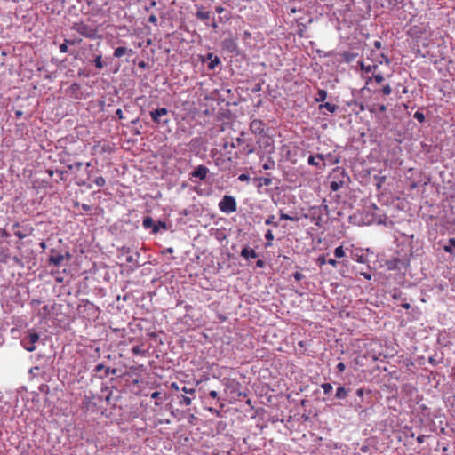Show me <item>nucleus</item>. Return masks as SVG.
Masks as SVG:
<instances>
[{
	"label": "nucleus",
	"mask_w": 455,
	"mask_h": 455,
	"mask_svg": "<svg viewBox=\"0 0 455 455\" xmlns=\"http://www.w3.org/2000/svg\"><path fill=\"white\" fill-rule=\"evenodd\" d=\"M375 81L377 84H381L384 81V76L380 73H373L371 76L366 79V84H370L372 81Z\"/></svg>",
	"instance_id": "19"
},
{
	"label": "nucleus",
	"mask_w": 455,
	"mask_h": 455,
	"mask_svg": "<svg viewBox=\"0 0 455 455\" xmlns=\"http://www.w3.org/2000/svg\"><path fill=\"white\" fill-rule=\"evenodd\" d=\"M161 229L167 230V224L164 221H155V225L153 229L151 230V234H157Z\"/></svg>",
	"instance_id": "18"
},
{
	"label": "nucleus",
	"mask_w": 455,
	"mask_h": 455,
	"mask_svg": "<svg viewBox=\"0 0 455 455\" xmlns=\"http://www.w3.org/2000/svg\"><path fill=\"white\" fill-rule=\"evenodd\" d=\"M331 156V153L323 155V154H316V155H310L308 156L307 163L309 165L315 166L321 170L325 168V160L327 157Z\"/></svg>",
	"instance_id": "5"
},
{
	"label": "nucleus",
	"mask_w": 455,
	"mask_h": 455,
	"mask_svg": "<svg viewBox=\"0 0 455 455\" xmlns=\"http://www.w3.org/2000/svg\"><path fill=\"white\" fill-rule=\"evenodd\" d=\"M292 276L294 277V279L296 281H301L303 278H304V275L301 274L300 272H295L293 273Z\"/></svg>",
	"instance_id": "44"
},
{
	"label": "nucleus",
	"mask_w": 455,
	"mask_h": 455,
	"mask_svg": "<svg viewBox=\"0 0 455 455\" xmlns=\"http://www.w3.org/2000/svg\"><path fill=\"white\" fill-rule=\"evenodd\" d=\"M241 256L246 259H255L258 257L256 251L252 248L244 247L241 251Z\"/></svg>",
	"instance_id": "12"
},
{
	"label": "nucleus",
	"mask_w": 455,
	"mask_h": 455,
	"mask_svg": "<svg viewBox=\"0 0 455 455\" xmlns=\"http://www.w3.org/2000/svg\"><path fill=\"white\" fill-rule=\"evenodd\" d=\"M345 184H346V180H344L333 179L330 182V188L331 189V191L336 192V191L339 190Z\"/></svg>",
	"instance_id": "14"
},
{
	"label": "nucleus",
	"mask_w": 455,
	"mask_h": 455,
	"mask_svg": "<svg viewBox=\"0 0 455 455\" xmlns=\"http://www.w3.org/2000/svg\"><path fill=\"white\" fill-rule=\"evenodd\" d=\"M327 262H328V264H330V265H331V266H333V267H336V266H337V264H338V261H337L336 259H328V261H327Z\"/></svg>",
	"instance_id": "56"
},
{
	"label": "nucleus",
	"mask_w": 455,
	"mask_h": 455,
	"mask_svg": "<svg viewBox=\"0 0 455 455\" xmlns=\"http://www.w3.org/2000/svg\"><path fill=\"white\" fill-rule=\"evenodd\" d=\"M359 66H360L361 70L365 74H369V73L373 74L378 69V64L365 65L363 61H360Z\"/></svg>",
	"instance_id": "13"
},
{
	"label": "nucleus",
	"mask_w": 455,
	"mask_h": 455,
	"mask_svg": "<svg viewBox=\"0 0 455 455\" xmlns=\"http://www.w3.org/2000/svg\"><path fill=\"white\" fill-rule=\"evenodd\" d=\"M217 57L212 52H208L203 59L202 61L205 62L206 60L211 61L213 58Z\"/></svg>",
	"instance_id": "41"
},
{
	"label": "nucleus",
	"mask_w": 455,
	"mask_h": 455,
	"mask_svg": "<svg viewBox=\"0 0 455 455\" xmlns=\"http://www.w3.org/2000/svg\"><path fill=\"white\" fill-rule=\"evenodd\" d=\"M373 45H374V47H375L376 49H379V48L381 47V42H380V41H379V40H376V41L374 42Z\"/></svg>",
	"instance_id": "59"
},
{
	"label": "nucleus",
	"mask_w": 455,
	"mask_h": 455,
	"mask_svg": "<svg viewBox=\"0 0 455 455\" xmlns=\"http://www.w3.org/2000/svg\"><path fill=\"white\" fill-rule=\"evenodd\" d=\"M334 255L336 258H343L345 256V251L342 246H339L334 250Z\"/></svg>",
	"instance_id": "30"
},
{
	"label": "nucleus",
	"mask_w": 455,
	"mask_h": 455,
	"mask_svg": "<svg viewBox=\"0 0 455 455\" xmlns=\"http://www.w3.org/2000/svg\"><path fill=\"white\" fill-rule=\"evenodd\" d=\"M148 21L152 24H154L155 26H157L158 24V20H157V17L155 15V14H151L149 17H148Z\"/></svg>",
	"instance_id": "42"
},
{
	"label": "nucleus",
	"mask_w": 455,
	"mask_h": 455,
	"mask_svg": "<svg viewBox=\"0 0 455 455\" xmlns=\"http://www.w3.org/2000/svg\"><path fill=\"white\" fill-rule=\"evenodd\" d=\"M22 115H23V112H22L21 110H16V112H15V116H16L17 117H21V116H22Z\"/></svg>",
	"instance_id": "62"
},
{
	"label": "nucleus",
	"mask_w": 455,
	"mask_h": 455,
	"mask_svg": "<svg viewBox=\"0 0 455 455\" xmlns=\"http://www.w3.org/2000/svg\"><path fill=\"white\" fill-rule=\"evenodd\" d=\"M219 209L221 212L230 214L237 210V203L233 196L225 195L219 202Z\"/></svg>",
	"instance_id": "3"
},
{
	"label": "nucleus",
	"mask_w": 455,
	"mask_h": 455,
	"mask_svg": "<svg viewBox=\"0 0 455 455\" xmlns=\"http://www.w3.org/2000/svg\"><path fill=\"white\" fill-rule=\"evenodd\" d=\"M265 224L267 226H273L275 228H277L279 226L278 222L275 221L274 215L268 216L267 219L265 220Z\"/></svg>",
	"instance_id": "29"
},
{
	"label": "nucleus",
	"mask_w": 455,
	"mask_h": 455,
	"mask_svg": "<svg viewBox=\"0 0 455 455\" xmlns=\"http://www.w3.org/2000/svg\"><path fill=\"white\" fill-rule=\"evenodd\" d=\"M443 250L445 252L455 256V238H450L448 244L443 245Z\"/></svg>",
	"instance_id": "16"
},
{
	"label": "nucleus",
	"mask_w": 455,
	"mask_h": 455,
	"mask_svg": "<svg viewBox=\"0 0 455 455\" xmlns=\"http://www.w3.org/2000/svg\"><path fill=\"white\" fill-rule=\"evenodd\" d=\"M209 173V169L204 165H198L195 168V170L190 173L191 178H196L200 180H204L206 179L207 174Z\"/></svg>",
	"instance_id": "9"
},
{
	"label": "nucleus",
	"mask_w": 455,
	"mask_h": 455,
	"mask_svg": "<svg viewBox=\"0 0 455 455\" xmlns=\"http://www.w3.org/2000/svg\"><path fill=\"white\" fill-rule=\"evenodd\" d=\"M94 183L98 186V187H103L105 186L106 184V180L103 177L100 176V177H97L95 180H94Z\"/></svg>",
	"instance_id": "35"
},
{
	"label": "nucleus",
	"mask_w": 455,
	"mask_h": 455,
	"mask_svg": "<svg viewBox=\"0 0 455 455\" xmlns=\"http://www.w3.org/2000/svg\"><path fill=\"white\" fill-rule=\"evenodd\" d=\"M82 209L84 211H89L90 210V206L88 204H82Z\"/></svg>",
	"instance_id": "63"
},
{
	"label": "nucleus",
	"mask_w": 455,
	"mask_h": 455,
	"mask_svg": "<svg viewBox=\"0 0 455 455\" xmlns=\"http://www.w3.org/2000/svg\"><path fill=\"white\" fill-rule=\"evenodd\" d=\"M265 238L267 240V243L265 244V246L267 248L272 246V241L274 240V235L270 229H268L266 232Z\"/></svg>",
	"instance_id": "26"
},
{
	"label": "nucleus",
	"mask_w": 455,
	"mask_h": 455,
	"mask_svg": "<svg viewBox=\"0 0 455 455\" xmlns=\"http://www.w3.org/2000/svg\"><path fill=\"white\" fill-rule=\"evenodd\" d=\"M215 11H216L217 13L220 14V13H222L225 11V9L222 6H217L215 8Z\"/></svg>",
	"instance_id": "57"
},
{
	"label": "nucleus",
	"mask_w": 455,
	"mask_h": 455,
	"mask_svg": "<svg viewBox=\"0 0 455 455\" xmlns=\"http://www.w3.org/2000/svg\"><path fill=\"white\" fill-rule=\"evenodd\" d=\"M127 53L132 54V49H128L126 47L120 46V47H117V48L115 49L113 55H114L115 58H121V57H123L124 55H125Z\"/></svg>",
	"instance_id": "15"
},
{
	"label": "nucleus",
	"mask_w": 455,
	"mask_h": 455,
	"mask_svg": "<svg viewBox=\"0 0 455 455\" xmlns=\"http://www.w3.org/2000/svg\"><path fill=\"white\" fill-rule=\"evenodd\" d=\"M243 142V139H241V138H237V139H236L235 143H232V144H231V147L235 148H236V147H237V145H240V144H242Z\"/></svg>",
	"instance_id": "49"
},
{
	"label": "nucleus",
	"mask_w": 455,
	"mask_h": 455,
	"mask_svg": "<svg viewBox=\"0 0 455 455\" xmlns=\"http://www.w3.org/2000/svg\"><path fill=\"white\" fill-rule=\"evenodd\" d=\"M156 1H152V2L150 3L149 6H148V7H146V11H149V9H150V8H152V7H154V6H156Z\"/></svg>",
	"instance_id": "61"
},
{
	"label": "nucleus",
	"mask_w": 455,
	"mask_h": 455,
	"mask_svg": "<svg viewBox=\"0 0 455 455\" xmlns=\"http://www.w3.org/2000/svg\"><path fill=\"white\" fill-rule=\"evenodd\" d=\"M341 56L345 62L350 63L353 60H355V59L357 57V53L349 51H345L342 52Z\"/></svg>",
	"instance_id": "20"
},
{
	"label": "nucleus",
	"mask_w": 455,
	"mask_h": 455,
	"mask_svg": "<svg viewBox=\"0 0 455 455\" xmlns=\"http://www.w3.org/2000/svg\"><path fill=\"white\" fill-rule=\"evenodd\" d=\"M94 65L98 69H101L104 67V64L102 62V57L100 54L96 56V58L94 59Z\"/></svg>",
	"instance_id": "32"
},
{
	"label": "nucleus",
	"mask_w": 455,
	"mask_h": 455,
	"mask_svg": "<svg viewBox=\"0 0 455 455\" xmlns=\"http://www.w3.org/2000/svg\"><path fill=\"white\" fill-rule=\"evenodd\" d=\"M159 395H160V393L156 391V392H153L150 396L152 399H156L159 397Z\"/></svg>",
	"instance_id": "58"
},
{
	"label": "nucleus",
	"mask_w": 455,
	"mask_h": 455,
	"mask_svg": "<svg viewBox=\"0 0 455 455\" xmlns=\"http://www.w3.org/2000/svg\"><path fill=\"white\" fill-rule=\"evenodd\" d=\"M425 439H426V436H425V435H419V436L417 437V442H418L419 443H423L425 442Z\"/></svg>",
	"instance_id": "54"
},
{
	"label": "nucleus",
	"mask_w": 455,
	"mask_h": 455,
	"mask_svg": "<svg viewBox=\"0 0 455 455\" xmlns=\"http://www.w3.org/2000/svg\"><path fill=\"white\" fill-rule=\"evenodd\" d=\"M39 341V334L34 330H28L23 338L21 339L20 344L24 349L28 352L36 350V343Z\"/></svg>",
	"instance_id": "2"
},
{
	"label": "nucleus",
	"mask_w": 455,
	"mask_h": 455,
	"mask_svg": "<svg viewBox=\"0 0 455 455\" xmlns=\"http://www.w3.org/2000/svg\"><path fill=\"white\" fill-rule=\"evenodd\" d=\"M71 29L76 31L81 36L88 39L101 38V36L98 33V28L94 26L84 23V21L74 22L71 26Z\"/></svg>",
	"instance_id": "1"
},
{
	"label": "nucleus",
	"mask_w": 455,
	"mask_h": 455,
	"mask_svg": "<svg viewBox=\"0 0 455 455\" xmlns=\"http://www.w3.org/2000/svg\"><path fill=\"white\" fill-rule=\"evenodd\" d=\"M280 219L281 220H298V218H293L291 216H290L289 214H286V213H283V212H281L280 213Z\"/></svg>",
	"instance_id": "37"
},
{
	"label": "nucleus",
	"mask_w": 455,
	"mask_h": 455,
	"mask_svg": "<svg viewBox=\"0 0 455 455\" xmlns=\"http://www.w3.org/2000/svg\"><path fill=\"white\" fill-rule=\"evenodd\" d=\"M209 395L212 398L216 399V398H218V392L215 390H212V391H210Z\"/></svg>",
	"instance_id": "52"
},
{
	"label": "nucleus",
	"mask_w": 455,
	"mask_h": 455,
	"mask_svg": "<svg viewBox=\"0 0 455 455\" xmlns=\"http://www.w3.org/2000/svg\"><path fill=\"white\" fill-rule=\"evenodd\" d=\"M328 96V93L323 89H319L315 96V101L316 102H323Z\"/></svg>",
	"instance_id": "21"
},
{
	"label": "nucleus",
	"mask_w": 455,
	"mask_h": 455,
	"mask_svg": "<svg viewBox=\"0 0 455 455\" xmlns=\"http://www.w3.org/2000/svg\"><path fill=\"white\" fill-rule=\"evenodd\" d=\"M65 259L67 260H68L70 259V254L68 252H67L64 255V254L57 252V251L54 249L51 250V255L49 257L50 264L59 267Z\"/></svg>",
	"instance_id": "7"
},
{
	"label": "nucleus",
	"mask_w": 455,
	"mask_h": 455,
	"mask_svg": "<svg viewBox=\"0 0 455 455\" xmlns=\"http://www.w3.org/2000/svg\"><path fill=\"white\" fill-rule=\"evenodd\" d=\"M325 161H329L331 164H336L339 163V157H332L331 155L330 157H327Z\"/></svg>",
	"instance_id": "45"
},
{
	"label": "nucleus",
	"mask_w": 455,
	"mask_h": 455,
	"mask_svg": "<svg viewBox=\"0 0 455 455\" xmlns=\"http://www.w3.org/2000/svg\"><path fill=\"white\" fill-rule=\"evenodd\" d=\"M414 118L417 119L419 123H424L425 122V115L421 111H417L414 114Z\"/></svg>",
	"instance_id": "34"
},
{
	"label": "nucleus",
	"mask_w": 455,
	"mask_h": 455,
	"mask_svg": "<svg viewBox=\"0 0 455 455\" xmlns=\"http://www.w3.org/2000/svg\"><path fill=\"white\" fill-rule=\"evenodd\" d=\"M122 251H123V253H126L127 254L125 261L127 263L132 264L134 268H139L141 266V264L139 262V259H140V254L139 251H135L133 253H131L130 249L127 248V247H123L122 248Z\"/></svg>",
	"instance_id": "6"
},
{
	"label": "nucleus",
	"mask_w": 455,
	"mask_h": 455,
	"mask_svg": "<svg viewBox=\"0 0 455 455\" xmlns=\"http://www.w3.org/2000/svg\"><path fill=\"white\" fill-rule=\"evenodd\" d=\"M275 165V162L274 161H268L267 163H265L262 167L264 170H268V169H271L273 168Z\"/></svg>",
	"instance_id": "43"
},
{
	"label": "nucleus",
	"mask_w": 455,
	"mask_h": 455,
	"mask_svg": "<svg viewBox=\"0 0 455 455\" xmlns=\"http://www.w3.org/2000/svg\"><path fill=\"white\" fill-rule=\"evenodd\" d=\"M380 92L383 95L388 96L392 92V88L389 84H386L383 86V88L380 90Z\"/></svg>",
	"instance_id": "33"
},
{
	"label": "nucleus",
	"mask_w": 455,
	"mask_h": 455,
	"mask_svg": "<svg viewBox=\"0 0 455 455\" xmlns=\"http://www.w3.org/2000/svg\"><path fill=\"white\" fill-rule=\"evenodd\" d=\"M224 44L226 48L228 49L230 52H234L235 49L236 48V44L235 41L232 39L225 40Z\"/></svg>",
	"instance_id": "28"
},
{
	"label": "nucleus",
	"mask_w": 455,
	"mask_h": 455,
	"mask_svg": "<svg viewBox=\"0 0 455 455\" xmlns=\"http://www.w3.org/2000/svg\"><path fill=\"white\" fill-rule=\"evenodd\" d=\"M168 112L169 110L166 108H160L150 111L149 115L154 123L166 125L170 120L168 118L163 119V117L167 116Z\"/></svg>",
	"instance_id": "4"
},
{
	"label": "nucleus",
	"mask_w": 455,
	"mask_h": 455,
	"mask_svg": "<svg viewBox=\"0 0 455 455\" xmlns=\"http://www.w3.org/2000/svg\"><path fill=\"white\" fill-rule=\"evenodd\" d=\"M322 389L325 395L330 394L332 391V385L331 383H323L321 385Z\"/></svg>",
	"instance_id": "31"
},
{
	"label": "nucleus",
	"mask_w": 455,
	"mask_h": 455,
	"mask_svg": "<svg viewBox=\"0 0 455 455\" xmlns=\"http://www.w3.org/2000/svg\"><path fill=\"white\" fill-rule=\"evenodd\" d=\"M363 394H364V390H363V388H358V389L356 390V395H357V396H359V397H363Z\"/></svg>",
	"instance_id": "55"
},
{
	"label": "nucleus",
	"mask_w": 455,
	"mask_h": 455,
	"mask_svg": "<svg viewBox=\"0 0 455 455\" xmlns=\"http://www.w3.org/2000/svg\"><path fill=\"white\" fill-rule=\"evenodd\" d=\"M256 265H257V267H264V265H265V263H264V261H263V260L259 259V260L257 261Z\"/></svg>",
	"instance_id": "60"
},
{
	"label": "nucleus",
	"mask_w": 455,
	"mask_h": 455,
	"mask_svg": "<svg viewBox=\"0 0 455 455\" xmlns=\"http://www.w3.org/2000/svg\"><path fill=\"white\" fill-rule=\"evenodd\" d=\"M155 225V220L150 216H146L143 218L142 220V226L145 229H153V227Z\"/></svg>",
	"instance_id": "22"
},
{
	"label": "nucleus",
	"mask_w": 455,
	"mask_h": 455,
	"mask_svg": "<svg viewBox=\"0 0 455 455\" xmlns=\"http://www.w3.org/2000/svg\"><path fill=\"white\" fill-rule=\"evenodd\" d=\"M328 259H326V257L324 255H321L318 257L316 262L319 266H323L325 264H328Z\"/></svg>",
	"instance_id": "38"
},
{
	"label": "nucleus",
	"mask_w": 455,
	"mask_h": 455,
	"mask_svg": "<svg viewBox=\"0 0 455 455\" xmlns=\"http://www.w3.org/2000/svg\"><path fill=\"white\" fill-rule=\"evenodd\" d=\"M89 403H90V399L88 397H85L84 400L83 401L84 406H86Z\"/></svg>",
	"instance_id": "64"
},
{
	"label": "nucleus",
	"mask_w": 455,
	"mask_h": 455,
	"mask_svg": "<svg viewBox=\"0 0 455 455\" xmlns=\"http://www.w3.org/2000/svg\"><path fill=\"white\" fill-rule=\"evenodd\" d=\"M196 16L197 19H199L201 20H205L210 18V13H209V12L204 11L203 8H200L196 12Z\"/></svg>",
	"instance_id": "24"
},
{
	"label": "nucleus",
	"mask_w": 455,
	"mask_h": 455,
	"mask_svg": "<svg viewBox=\"0 0 455 455\" xmlns=\"http://www.w3.org/2000/svg\"><path fill=\"white\" fill-rule=\"evenodd\" d=\"M332 179L336 180H346V183L349 181V176L347 174V172L341 169V168H335L331 173Z\"/></svg>",
	"instance_id": "11"
},
{
	"label": "nucleus",
	"mask_w": 455,
	"mask_h": 455,
	"mask_svg": "<svg viewBox=\"0 0 455 455\" xmlns=\"http://www.w3.org/2000/svg\"><path fill=\"white\" fill-rule=\"evenodd\" d=\"M75 41L65 39V42L60 45V52L65 53L68 52V44H74Z\"/></svg>",
	"instance_id": "27"
},
{
	"label": "nucleus",
	"mask_w": 455,
	"mask_h": 455,
	"mask_svg": "<svg viewBox=\"0 0 455 455\" xmlns=\"http://www.w3.org/2000/svg\"><path fill=\"white\" fill-rule=\"evenodd\" d=\"M191 398L188 396L182 395V400L180 402V404L189 406L191 404Z\"/></svg>",
	"instance_id": "39"
},
{
	"label": "nucleus",
	"mask_w": 455,
	"mask_h": 455,
	"mask_svg": "<svg viewBox=\"0 0 455 455\" xmlns=\"http://www.w3.org/2000/svg\"><path fill=\"white\" fill-rule=\"evenodd\" d=\"M116 115L117 116V117L119 119H123L124 118V114H123V111H122L121 108L116 109Z\"/></svg>",
	"instance_id": "50"
},
{
	"label": "nucleus",
	"mask_w": 455,
	"mask_h": 455,
	"mask_svg": "<svg viewBox=\"0 0 455 455\" xmlns=\"http://www.w3.org/2000/svg\"><path fill=\"white\" fill-rule=\"evenodd\" d=\"M220 63V60L219 57L213 58L211 61L208 62L207 68L210 70H214L216 67Z\"/></svg>",
	"instance_id": "25"
},
{
	"label": "nucleus",
	"mask_w": 455,
	"mask_h": 455,
	"mask_svg": "<svg viewBox=\"0 0 455 455\" xmlns=\"http://www.w3.org/2000/svg\"><path fill=\"white\" fill-rule=\"evenodd\" d=\"M350 392V389L348 388H346L345 387H339L337 389H336V394H335V397L337 399H345L348 394Z\"/></svg>",
	"instance_id": "17"
},
{
	"label": "nucleus",
	"mask_w": 455,
	"mask_h": 455,
	"mask_svg": "<svg viewBox=\"0 0 455 455\" xmlns=\"http://www.w3.org/2000/svg\"><path fill=\"white\" fill-rule=\"evenodd\" d=\"M259 180L262 182L265 186H270L272 184V179L268 177H263L260 178Z\"/></svg>",
	"instance_id": "40"
},
{
	"label": "nucleus",
	"mask_w": 455,
	"mask_h": 455,
	"mask_svg": "<svg viewBox=\"0 0 455 455\" xmlns=\"http://www.w3.org/2000/svg\"><path fill=\"white\" fill-rule=\"evenodd\" d=\"M325 108L327 111H329L330 113H334L337 109H338V107L334 104H331V103H329V102H325V103H323L319 106V109L322 110Z\"/></svg>",
	"instance_id": "23"
},
{
	"label": "nucleus",
	"mask_w": 455,
	"mask_h": 455,
	"mask_svg": "<svg viewBox=\"0 0 455 455\" xmlns=\"http://www.w3.org/2000/svg\"><path fill=\"white\" fill-rule=\"evenodd\" d=\"M94 372L100 373L104 371L103 374H100L98 376L99 379H103L107 378L109 374L116 375L117 373V370L115 368L106 367L103 363H98L94 368Z\"/></svg>",
	"instance_id": "8"
},
{
	"label": "nucleus",
	"mask_w": 455,
	"mask_h": 455,
	"mask_svg": "<svg viewBox=\"0 0 455 455\" xmlns=\"http://www.w3.org/2000/svg\"><path fill=\"white\" fill-rule=\"evenodd\" d=\"M250 130L256 135H261L264 133L265 124L259 119H254L250 124Z\"/></svg>",
	"instance_id": "10"
},
{
	"label": "nucleus",
	"mask_w": 455,
	"mask_h": 455,
	"mask_svg": "<svg viewBox=\"0 0 455 455\" xmlns=\"http://www.w3.org/2000/svg\"><path fill=\"white\" fill-rule=\"evenodd\" d=\"M15 236L19 237L20 239H23L24 237H26V235L23 234L22 232L20 231H16L14 233Z\"/></svg>",
	"instance_id": "51"
},
{
	"label": "nucleus",
	"mask_w": 455,
	"mask_h": 455,
	"mask_svg": "<svg viewBox=\"0 0 455 455\" xmlns=\"http://www.w3.org/2000/svg\"><path fill=\"white\" fill-rule=\"evenodd\" d=\"M240 181H249L250 176L247 173H242L238 176Z\"/></svg>",
	"instance_id": "46"
},
{
	"label": "nucleus",
	"mask_w": 455,
	"mask_h": 455,
	"mask_svg": "<svg viewBox=\"0 0 455 455\" xmlns=\"http://www.w3.org/2000/svg\"><path fill=\"white\" fill-rule=\"evenodd\" d=\"M378 62L379 64L385 63V64L388 65L390 63V60H389V58L386 54L382 53L380 55V60Z\"/></svg>",
	"instance_id": "36"
},
{
	"label": "nucleus",
	"mask_w": 455,
	"mask_h": 455,
	"mask_svg": "<svg viewBox=\"0 0 455 455\" xmlns=\"http://www.w3.org/2000/svg\"><path fill=\"white\" fill-rule=\"evenodd\" d=\"M361 275H363L366 280L371 279V275L370 273L362 272Z\"/></svg>",
	"instance_id": "53"
},
{
	"label": "nucleus",
	"mask_w": 455,
	"mask_h": 455,
	"mask_svg": "<svg viewBox=\"0 0 455 455\" xmlns=\"http://www.w3.org/2000/svg\"><path fill=\"white\" fill-rule=\"evenodd\" d=\"M182 391L185 393V394H194L195 393V389L193 388H188L187 387H183L182 388Z\"/></svg>",
	"instance_id": "48"
},
{
	"label": "nucleus",
	"mask_w": 455,
	"mask_h": 455,
	"mask_svg": "<svg viewBox=\"0 0 455 455\" xmlns=\"http://www.w3.org/2000/svg\"><path fill=\"white\" fill-rule=\"evenodd\" d=\"M336 369L338 370V371L343 372L346 369V365L344 363L340 362L337 364Z\"/></svg>",
	"instance_id": "47"
}]
</instances>
